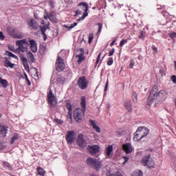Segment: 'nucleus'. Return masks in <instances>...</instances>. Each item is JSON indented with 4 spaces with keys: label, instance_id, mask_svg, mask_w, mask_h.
<instances>
[{
    "label": "nucleus",
    "instance_id": "62",
    "mask_svg": "<svg viewBox=\"0 0 176 176\" xmlns=\"http://www.w3.org/2000/svg\"><path fill=\"white\" fill-rule=\"evenodd\" d=\"M0 118H2V114L0 113Z\"/></svg>",
    "mask_w": 176,
    "mask_h": 176
},
{
    "label": "nucleus",
    "instance_id": "49",
    "mask_svg": "<svg viewBox=\"0 0 176 176\" xmlns=\"http://www.w3.org/2000/svg\"><path fill=\"white\" fill-rule=\"evenodd\" d=\"M57 80H58V82H61L63 83V82H64V80H65V78H64V77H58Z\"/></svg>",
    "mask_w": 176,
    "mask_h": 176
},
{
    "label": "nucleus",
    "instance_id": "16",
    "mask_svg": "<svg viewBox=\"0 0 176 176\" xmlns=\"http://www.w3.org/2000/svg\"><path fill=\"white\" fill-rule=\"evenodd\" d=\"M21 60L23 63V65L26 71H30V65H28V59L24 57V55L20 54L19 56Z\"/></svg>",
    "mask_w": 176,
    "mask_h": 176
},
{
    "label": "nucleus",
    "instance_id": "28",
    "mask_svg": "<svg viewBox=\"0 0 176 176\" xmlns=\"http://www.w3.org/2000/svg\"><path fill=\"white\" fill-rule=\"evenodd\" d=\"M17 140H19V135L18 134H15L11 139L10 141V144L11 145H13L14 144L15 141H17Z\"/></svg>",
    "mask_w": 176,
    "mask_h": 176
},
{
    "label": "nucleus",
    "instance_id": "57",
    "mask_svg": "<svg viewBox=\"0 0 176 176\" xmlns=\"http://www.w3.org/2000/svg\"><path fill=\"white\" fill-rule=\"evenodd\" d=\"M124 162H123L122 164H124V163H126V162H129V157H124Z\"/></svg>",
    "mask_w": 176,
    "mask_h": 176
},
{
    "label": "nucleus",
    "instance_id": "53",
    "mask_svg": "<svg viewBox=\"0 0 176 176\" xmlns=\"http://www.w3.org/2000/svg\"><path fill=\"white\" fill-rule=\"evenodd\" d=\"M25 77L26 79V81L28 82V85H31V82H30V80L28 79V76H27V74H25Z\"/></svg>",
    "mask_w": 176,
    "mask_h": 176
},
{
    "label": "nucleus",
    "instance_id": "12",
    "mask_svg": "<svg viewBox=\"0 0 176 176\" xmlns=\"http://www.w3.org/2000/svg\"><path fill=\"white\" fill-rule=\"evenodd\" d=\"M77 83L80 89H87V86L89 85V80L86 79V76H81L78 80Z\"/></svg>",
    "mask_w": 176,
    "mask_h": 176
},
{
    "label": "nucleus",
    "instance_id": "59",
    "mask_svg": "<svg viewBox=\"0 0 176 176\" xmlns=\"http://www.w3.org/2000/svg\"><path fill=\"white\" fill-rule=\"evenodd\" d=\"M104 89H108V82L106 83Z\"/></svg>",
    "mask_w": 176,
    "mask_h": 176
},
{
    "label": "nucleus",
    "instance_id": "61",
    "mask_svg": "<svg viewBox=\"0 0 176 176\" xmlns=\"http://www.w3.org/2000/svg\"><path fill=\"white\" fill-rule=\"evenodd\" d=\"M10 50H11L12 52H14V50H13V48H10Z\"/></svg>",
    "mask_w": 176,
    "mask_h": 176
},
{
    "label": "nucleus",
    "instance_id": "17",
    "mask_svg": "<svg viewBox=\"0 0 176 176\" xmlns=\"http://www.w3.org/2000/svg\"><path fill=\"white\" fill-rule=\"evenodd\" d=\"M88 151L91 155H96V153L100 152V146L97 145L89 146Z\"/></svg>",
    "mask_w": 176,
    "mask_h": 176
},
{
    "label": "nucleus",
    "instance_id": "36",
    "mask_svg": "<svg viewBox=\"0 0 176 176\" xmlns=\"http://www.w3.org/2000/svg\"><path fill=\"white\" fill-rule=\"evenodd\" d=\"M94 38V34H93V33H90L89 35V40H88L89 43H91V42H93Z\"/></svg>",
    "mask_w": 176,
    "mask_h": 176
},
{
    "label": "nucleus",
    "instance_id": "8",
    "mask_svg": "<svg viewBox=\"0 0 176 176\" xmlns=\"http://www.w3.org/2000/svg\"><path fill=\"white\" fill-rule=\"evenodd\" d=\"M47 101L50 107H52V108H56L57 105V98L53 94V91H52V89L50 90L47 94Z\"/></svg>",
    "mask_w": 176,
    "mask_h": 176
},
{
    "label": "nucleus",
    "instance_id": "47",
    "mask_svg": "<svg viewBox=\"0 0 176 176\" xmlns=\"http://www.w3.org/2000/svg\"><path fill=\"white\" fill-rule=\"evenodd\" d=\"M41 34H45L46 32V28L45 26H43L41 28Z\"/></svg>",
    "mask_w": 176,
    "mask_h": 176
},
{
    "label": "nucleus",
    "instance_id": "51",
    "mask_svg": "<svg viewBox=\"0 0 176 176\" xmlns=\"http://www.w3.org/2000/svg\"><path fill=\"white\" fill-rule=\"evenodd\" d=\"M171 80L173 83H176V76L173 75L171 76Z\"/></svg>",
    "mask_w": 176,
    "mask_h": 176
},
{
    "label": "nucleus",
    "instance_id": "54",
    "mask_svg": "<svg viewBox=\"0 0 176 176\" xmlns=\"http://www.w3.org/2000/svg\"><path fill=\"white\" fill-rule=\"evenodd\" d=\"M151 49L154 50L156 53H157V47H156V46L152 45Z\"/></svg>",
    "mask_w": 176,
    "mask_h": 176
},
{
    "label": "nucleus",
    "instance_id": "6",
    "mask_svg": "<svg viewBox=\"0 0 176 176\" xmlns=\"http://www.w3.org/2000/svg\"><path fill=\"white\" fill-rule=\"evenodd\" d=\"M143 166H146L148 168H155V161L151 158V155H147L143 157L142 160Z\"/></svg>",
    "mask_w": 176,
    "mask_h": 176
},
{
    "label": "nucleus",
    "instance_id": "64",
    "mask_svg": "<svg viewBox=\"0 0 176 176\" xmlns=\"http://www.w3.org/2000/svg\"><path fill=\"white\" fill-rule=\"evenodd\" d=\"M107 90H108V89H104V91H107Z\"/></svg>",
    "mask_w": 176,
    "mask_h": 176
},
{
    "label": "nucleus",
    "instance_id": "39",
    "mask_svg": "<svg viewBox=\"0 0 176 176\" xmlns=\"http://www.w3.org/2000/svg\"><path fill=\"white\" fill-rule=\"evenodd\" d=\"M170 38H171V39H174L175 38H176V32H172L168 34Z\"/></svg>",
    "mask_w": 176,
    "mask_h": 176
},
{
    "label": "nucleus",
    "instance_id": "14",
    "mask_svg": "<svg viewBox=\"0 0 176 176\" xmlns=\"http://www.w3.org/2000/svg\"><path fill=\"white\" fill-rule=\"evenodd\" d=\"M77 145L80 146V148H86L87 145V142L85 140V135L83 134H79L77 138Z\"/></svg>",
    "mask_w": 176,
    "mask_h": 176
},
{
    "label": "nucleus",
    "instance_id": "15",
    "mask_svg": "<svg viewBox=\"0 0 176 176\" xmlns=\"http://www.w3.org/2000/svg\"><path fill=\"white\" fill-rule=\"evenodd\" d=\"M122 149L126 155H130L134 151V148L130 143H126L122 145Z\"/></svg>",
    "mask_w": 176,
    "mask_h": 176
},
{
    "label": "nucleus",
    "instance_id": "55",
    "mask_svg": "<svg viewBox=\"0 0 176 176\" xmlns=\"http://www.w3.org/2000/svg\"><path fill=\"white\" fill-rule=\"evenodd\" d=\"M43 36V41H46L47 39V36L46 35V33L42 34Z\"/></svg>",
    "mask_w": 176,
    "mask_h": 176
},
{
    "label": "nucleus",
    "instance_id": "63",
    "mask_svg": "<svg viewBox=\"0 0 176 176\" xmlns=\"http://www.w3.org/2000/svg\"><path fill=\"white\" fill-rule=\"evenodd\" d=\"M43 24H45V21H43Z\"/></svg>",
    "mask_w": 176,
    "mask_h": 176
},
{
    "label": "nucleus",
    "instance_id": "21",
    "mask_svg": "<svg viewBox=\"0 0 176 176\" xmlns=\"http://www.w3.org/2000/svg\"><path fill=\"white\" fill-rule=\"evenodd\" d=\"M124 107L126 109L128 112H133V104H131V101L126 100L124 103Z\"/></svg>",
    "mask_w": 176,
    "mask_h": 176
},
{
    "label": "nucleus",
    "instance_id": "44",
    "mask_svg": "<svg viewBox=\"0 0 176 176\" xmlns=\"http://www.w3.org/2000/svg\"><path fill=\"white\" fill-rule=\"evenodd\" d=\"M100 58H101V53H100L98 55L97 59H96V65H97L98 64V63H100Z\"/></svg>",
    "mask_w": 176,
    "mask_h": 176
},
{
    "label": "nucleus",
    "instance_id": "13",
    "mask_svg": "<svg viewBox=\"0 0 176 176\" xmlns=\"http://www.w3.org/2000/svg\"><path fill=\"white\" fill-rule=\"evenodd\" d=\"M65 140L67 144H72L75 141V131H68L65 135Z\"/></svg>",
    "mask_w": 176,
    "mask_h": 176
},
{
    "label": "nucleus",
    "instance_id": "41",
    "mask_svg": "<svg viewBox=\"0 0 176 176\" xmlns=\"http://www.w3.org/2000/svg\"><path fill=\"white\" fill-rule=\"evenodd\" d=\"M132 100L133 101H137V93L135 92L132 93Z\"/></svg>",
    "mask_w": 176,
    "mask_h": 176
},
{
    "label": "nucleus",
    "instance_id": "48",
    "mask_svg": "<svg viewBox=\"0 0 176 176\" xmlns=\"http://www.w3.org/2000/svg\"><path fill=\"white\" fill-rule=\"evenodd\" d=\"M113 53H115V48H113L111 50L109 51V56H113Z\"/></svg>",
    "mask_w": 176,
    "mask_h": 176
},
{
    "label": "nucleus",
    "instance_id": "60",
    "mask_svg": "<svg viewBox=\"0 0 176 176\" xmlns=\"http://www.w3.org/2000/svg\"><path fill=\"white\" fill-rule=\"evenodd\" d=\"M162 14H164H164H167V12H162Z\"/></svg>",
    "mask_w": 176,
    "mask_h": 176
},
{
    "label": "nucleus",
    "instance_id": "34",
    "mask_svg": "<svg viewBox=\"0 0 176 176\" xmlns=\"http://www.w3.org/2000/svg\"><path fill=\"white\" fill-rule=\"evenodd\" d=\"M7 54L8 56H9V57H12V58H15V60H18L19 58L17 56L14 55L13 53L10 52H7Z\"/></svg>",
    "mask_w": 176,
    "mask_h": 176
},
{
    "label": "nucleus",
    "instance_id": "1",
    "mask_svg": "<svg viewBox=\"0 0 176 176\" xmlns=\"http://www.w3.org/2000/svg\"><path fill=\"white\" fill-rule=\"evenodd\" d=\"M166 94L164 89H162L159 91L157 89H153L150 91V94L147 99V107H151L153 102L157 104L162 101H164L166 98Z\"/></svg>",
    "mask_w": 176,
    "mask_h": 176
},
{
    "label": "nucleus",
    "instance_id": "29",
    "mask_svg": "<svg viewBox=\"0 0 176 176\" xmlns=\"http://www.w3.org/2000/svg\"><path fill=\"white\" fill-rule=\"evenodd\" d=\"M143 173L142 170H135L132 173V176H142Z\"/></svg>",
    "mask_w": 176,
    "mask_h": 176
},
{
    "label": "nucleus",
    "instance_id": "7",
    "mask_svg": "<svg viewBox=\"0 0 176 176\" xmlns=\"http://www.w3.org/2000/svg\"><path fill=\"white\" fill-rule=\"evenodd\" d=\"M78 6H79L82 12H85L82 16L77 20V21H80V20H85V19L89 16V13L87 12L89 10V4L86 2H81L78 5Z\"/></svg>",
    "mask_w": 176,
    "mask_h": 176
},
{
    "label": "nucleus",
    "instance_id": "58",
    "mask_svg": "<svg viewBox=\"0 0 176 176\" xmlns=\"http://www.w3.org/2000/svg\"><path fill=\"white\" fill-rule=\"evenodd\" d=\"M69 118H70V119H72V111H69Z\"/></svg>",
    "mask_w": 176,
    "mask_h": 176
},
{
    "label": "nucleus",
    "instance_id": "56",
    "mask_svg": "<svg viewBox=\"0 0 176 176\" xmlns=\"http://www.w3.org/2000/svg\"><path fill=\"white\" fill-rule=\"evenodd\" d=\"M115 43H116V39H114L111 43H110V46H113V45H115Z\"/></svg>",
    "mask_w": 176,
    "mask_h": 176
},
{
    "label": "nucleus",
    "instance_id": "10",
    "mask_svg": "<svg viewBox=\"0 0 176 176\" xmlns=\"http://www.w3.org/2000/svg\"><path fill=\"white\" fill-rule=\"evenodd\" d=\"M16 45L19 47V50H20V52H22V53H24V52L27 50V48L24 46H27L29 44L27 39L23 38L22 40L16 41Z\"/></svg>",
    "mask_w": 176,
    "mask_h": 176
},
{
    "label": "nucleus",
    "instance_id": "2",
    "mask_svg": "<svg viewBox=\"0 0 176 176\" xmlns=\"http://www.w3.org/2000/svg\"><path fill=\"white\" fill-rule=\"evenodd\" d=\"M80 106L82 109H76L73 113L74 119L76 122H78L85 117V113L86 112V97L82 96L80 98Z\"/></svg>",
    "mask_w": 176,
    "mask_h": 176
},
{
    "label": "nucleus",
    "instance_id": "20",
    "mask_svg": "<svg viewBox=\"0 0 176 176\" xmlns=\"http://www.w3.org/2000/svg\"><path fill=\"white\" fill-rule=\"evenodd\" d=\"M28 25L30 28H33V30H38V23H36V21L35 19H30L28 21Z\"/></svg>",
    "mask_w": 176,
    "mask_h": 176
},
{
    "label": "nucleus",
    "instance_id": "40",
    "mask_svg": "<svg viewBox=\"0 0 176 176\" xmlns=\"http://www.w3.org/2000/svg\"><path fill=\"white\" fill-rule=\"evenodd\" d=\"M113 64V58L112 57L109 58V60L107 61V65L111 66Z\"/></svg>",
    "mask_w": 176,
    "mask_h": 176
},
{
    "label": "nucleus",
    "instance_id": "25",
    "mask_svg": "<svg viewBox=\"0 0 176 176\" xmlns=\"http://www.w3.org/2000/svg\"><path fill=\"white\" fill-rule=\"evenodd\" d=\"M37 171H38V175H41V176H45V175L46 174V171L44 170L43 168L41 166L37 167Z\"/></svg>",
    "mask_w": 176,
    "mask_h": 176
},
{
    "label": "nucleus",
    "instance_id": "50",
    "mask_svg": "<svg viewBox=\"0 0 176 176\" xmlns=\"http://www.w3.org/2000/svg\"><path fill=\"white\" fill-rule=\"evenodd\" d=\"M80 54H79L80 55H82V56H85V49L83 48H80Z\"/></svg>",
    "mask_w": 176,
    "mask_h": 176
},
{
    "label": "nucleus",
    "instance_id": "30",
    "mask_svg": "<svg viewBox=\"0 0 176 176\" xmlns=\"http://www.w3.org/2000/svg\"><path fill=\"white\" fill-rule=\"evenodd\" d=\"M0 83H1V85H2V86L3 87H5V88L8 87V80H4V79H1L0 80Z\"/></svg>",
    "mask_w": 176,
    "mask_h": 176
},
{
    "label": "nucleus",
    "instance_id": "18",
    "mask_svg": "<svg viewBox=\"0 0 176 176\" xmlns=\"http://www.w3.org/2000/svg\"><path fill=\"white\" fill-rule=\"evenodd\" d=\"M30 45V50L33 53H36L38 52V45L36 44V41L34 40H29Z\"/></svg>",
    "mask_w": 176,
    "mask_h": 176
},
{
    "label": "nucleus",
    "instance_id": "26",
    "mask_svg": "<svg viewBox=\"0 0 176 176\" xmlns=\"http://www.w3.org/2000/svg\"><path fill=\"white\" fill-rule=\"evenodd\" d=\"M76 58H78L77 60L78 64H82L85 61V56L83 55L78 54L76 55Z\"/></svg>",
    "mask_w": 176,
    "mask_h": 176
},
{
    "label": "nucleus",
    "instance_id": "11",
    "mask_svg": "<svg viewBox=\"0 0 176 176\" xmlns=\"http://www.w3.org/2000/svg\"><path fill=\"white\" fill-rule=\"evenodd\" d=\"M56 68L58 72H61L62 71H64V69H65L64 59L62 58L60 56H58V58L56 62Z\"/></svg>",
    "mask_w": 176,
    "mask_h": 176
},
{
    "label": "nucleus",
    "instance_id": "35",
    "mask_svg": "<svg viewBox=\"0 0 176 176\" xmlns=\"http://www.w3.org/2000/svg\"><path fill=\"white\" fill-rule=\"evenodd\" d=\"M134 65H135V62L133 59L130 60L129 68L130 69H133L134 68Z\"/></svg>",
    "mask_w": 176,
    "mask_h": 176
},
{
    "label": "nucleus",
    "instance_id": "31",
    "mask_svg": "<svg viewBox=\"0 0 176 176\" xmlns=\"http://www.w3.org/2000/svg\"><path fill=\"white\" fill-rule=\"evenodd\" d=\"M5 67L7 68H8V67H10V68H13V67H14V64L12 63L10 61H7L5 63Z\"/></svg>",
    "mask_w": 176,
    "mask_h": 176
},
{
    "label": "nucleus",
    "instance_id": "43",
    "mask_svg": "<svg viewBox=\"0 0 176 176\" xmlns=\"http://www.w3.org/2000/svg\"><path fill=\"white\" fill-rule=\"evenodd\" d=\"M78 14H82V10H76L75 12L74 17H76Z\"/></svg>",
    "mask_w": 176,
    "mask_h": 176
},
{
    "label": "nucleus",
    "instance_id": "24",
    "mask_svg": "<svg viewBox=\"0 0 176 176\" xmlns=\"http://www.w3.org/2000/svg\"><path fill=\"white\" fill-rule=\"evenodd\" d=\"M129 41H131V36H129L126 39H122L120 43V47H123Z\"/></svg>",
    "mask_w": 176,
    "mask_h": 176
},
{
    "label": "nucleus",
    "instance_id": "52",
    "mask_svg": "<svg viewBox=\"0 0 176 176\" xmlns=\"http://www.w3.org/2000/svg\"><path fill=\"white\" fill-rule=\"evenodd\" d=\"M51 8H54V3H53V1L50 0L49 2H48Z\"/></svg>",
    "mask_w": 176,
    "mask_h": 176
},
{
    "label": "nucleus",
    "instance_id": "27",
    "mask_svg": "<svg viewBox=\"0 0 176 176\" xmlns=\"http://www.w3.org/2000/svg\"><path fill=\"white\" fill-rule=\"evenodd\" d=\"M76 25H78V23L75 22L72 23L70 26L65 25L64 27L65 28H67L68 31H70V30H72V28H74L75 27H76Z\"/></svg>",
    "mask_w": 176,
    "mask_h": 176
},
{
    "label": "nucleus",
    "instance_id": "45",
    "mask_svg": "<svg viewBox=\"0 0 176 176\" xmlns=\"http://www.w3.org/2000/svg\"><path fill=\"white\" fill-rule=\"evenodd\" d=\"M0 39L1 41H5V35H3V32H0Z\"/></svg>",
    "mask_w": 176,
    "mask_h": 176
},
{
    "label": "nucleus",
    "instance_id": "9",
    "mask_svg": "<svg viewBox=\"0 0 176 176\" xmlns=\"http://www.w3.org/2000/svg\"><path fill=\"white\" fill-rule=\"evenodd\" d=\"M56 16H57L56 11H52L48 13L47 11L45 10L44 19L47 20V19H49V20H50L52 23H58V19H57V17H56Z\"/></svg>",
    "mask_w": 176,
    "mask_h": 176
},
{
    "label": "nucleus",
    "instance_id": "32",
    "mask_svg": "<svg viewBox=\"0 0 176 176\" xmlns=\"http://www.w3.org/2000/svg\"><path fill=\"white\" fill-rule=\"evenodd\" d=\"M3 166L4 168H12V166L8 162H3Z\"/></svg>",
    "mask_w": 176,
    "mask_h": 176
},
{
    "label": "nucleus",
    "instance_id": "38",
    "mask_svg": "<svg viewBox=\"0 0 176 176\" xmlns=\"http://www.w3.org/2000/svg\"><path fill=\"white\" fill-rule=\"evenodd\" d=\"M97 25H98V30L97 34H101V31L102 30V24L100 23H97Z\"/></svg>",
    "mask_w": 176,
    "mask_h": 176
},
{
    "label": "nucleus",
    "instance_id": "19",
    "mask_svg": "<svg viewBox=\"0 0 176 176\" xmlns=\"http://www.w3.org/2000/svg\"><path fill=\"white\" fill-rule=\"evenodd\" d=\"M113 153V146L109 145L105 151L106 157L109 159V157H112V153Z\"/></svg>",
    "mask_w": 176,
    "mask_h": 176
},
{
    "label": "nucleus",
    "instance_id": "3",
    "mask_svg": "<svg viewBox=\"0 0 176 176\" xmlns=\"http://www.w3.org/2000/svg\"><path fill=\"white\" fill-rule=\"evenodd\" d=\"M149 134V129H146L145 126H140L138 128L135 135L133 137V140L135 142H138L145 138Z\"/></svg>",
    "mask_w": 176,
    "mask_h": 176
},
{
    "label": "nucleus",
    "instance_id": "37",
    "mask_svg": "<svg viewBox=\"0 0 176 176\" xmlns=\"http://www.w3.org/2000/svg\"><path fill=\"white\" fill-rule=\"evenodd\" d=\"M66 108L67 109H68V111H69V112H71L72 111V105L71 104L70 102H67L66 103Z\"/></svg>",
    "mask_w": 176,
    "mask_h": 176
},
{
    "label": "nucleus",
    "instance_id": "46",
    "mask_svg": "<svg viewBox=\"0 0 176 176\" xmlns=\"http://www.w3.org/2000/svg\"><path fill=\"white\" fill-rule=\"evenodd\" d=\"M54 121L56 122V123H57L58 124H63V121H61V120L58 119V118H56L54 120Z\"/></svg>",
    "mask_w": 176,
    "mask_h": 176
},
{
    "label": "nucleus",
    "instance_id": "23",
    "mask_svg": "<svg viewBox=\"0 0 176 176\" xmlns=\"http://www.w3.org/2000/svg\"><path fill=\"white\" fill-rule=\"evenodd\" d=\"M0 134L3 138L6 137V134H8V126L0 125Z\"/></svg>",
    "mask_w": 176,
    "mask_h": 176
},
{
    "label": "nucleus",
    "instance_id": "4",
    "mask_svg": "<svg viewBox=\"0 0 176 176\" xmlns=\"http://www.w3.org/2000/svg\"><path fill=\"white\" fill-rule=\"evenodd\" d=\"M86 162L87 166H89L90 168H94V170H96V171H98L102 166V162L98 159L89 157L87 159Z\"/></svg>",
    "mask_w": 176,
    "mask_h": 176
},
{
    "label": "nucleus",
    "instance_id": "33",
    "mask_svg": "<svg viewBox=\"0 0 176 176\" xmlns=\"http://www.w3.org/2000/svg\"><path fill=\"white\" fill-rule=\"evenodd\" d=\"M28 56L31 63H35V58L34 57V54H32L31 52H29Z\"/></svg>",
    "mask_w": 176,
    "mask_h": 176
},
{
    "label": "nucleus",
    "instance_id": "22",
    "mask_svg": "<svg viewBox=\"0 0 176 176\" xmlns=\"http://www.w3.org/2000/svg\"><path fill=\"white\" fill-rule=\"evenodd\" d=\"M89 123H90L91 126H92L94 130H95V131H96V133H101V129L100 128V126L96 125L95 120H90Z\"/></svg>",
    "mask_w": 176,
    "mask_h": 176
},
{
    "label": "nucleus",
    "instance_id": "5",
    "mask_svg": "<svg viewBox=\"0 0 176 176\" xmlns=\"http://www.w3.org/2000/svg\"><path fill=\"white\" fill-rule=\"evenodd\" d=\"M7 32L8 34H9V35H10V36H12L14 39H21L23 38V33L21 32H19V31L16 30L14 28L8 27L7 28Z\"/></svg>",
    "mask_w": 176,
    "mask_h": 176
},
{
    "label": "nucleus",
    "instance_id": "42",
    "mask_svg": "<svg viewBox=\"0 0 176 176\" xmlns=\"http://www.w3.org/2000/svg\"><path fill=\"white\" fill-rule=\"evenodd\" d=\"M138 38L139 39H144V38H145V34H144V32H140V34L139 35Z\"/></svg>",
    "mask_w": 176,
    "mask_h": 176
}]
</instances>
